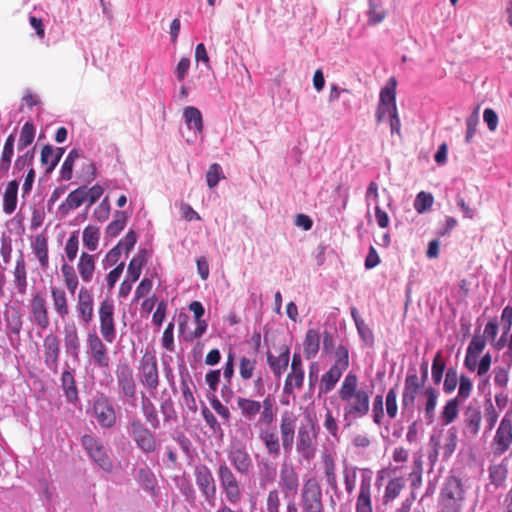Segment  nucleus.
Here are the masks:
<instances>
[{"label":"nucleus","instance_id":"obj_25","mask_svg":"<svg viewBox=\"0 0 512 512\" xmlns=\"http://www.w3.org/2000/svg\"><path fill=\"white\" fill-rule=\"evenodd\" d=\"M299 475L292 465L283 464L279 473V486L287 497L291 494L294 497L299 489Z\"/></svg>","mask_w":512,"mask_h":512},{"label":"nucleus","instance_id":"obj_7","mask_svg":"<svg viewBox=\"0 0 512 512\" xmlns=\"http://www.w3.org/2000/svg\"><path fill=\"white\" fill-rule=\"evenodd\" d=\"M317 427L312 419L301 423L296 435V451L305 461L310 462L316 454Z\"/></svg>","mask_w":512,"mask_h":512},{"label":"nucleus","instance_id":"obj_33","mask_svg":"<svg viewBox=\"0 0 512 512\" xmlns=\"http://www.w3.org/2000/svg\"><path fill=\"white\" fill-rule=\"evenodd\" d=\"M183 119L189 130L195 135L201 134L204 130L203 116L201 111L194 106H187L183 110Z\"/></svg>","mask_w":512,"mask_h":512},{"label":"nucleus","instance_id":"obj_11","mask_svg":"<svg viewBox=\"0 0 512 512\" xmlns=\"http://www.w3.org/2000/svg\"><path fill=\"white\" fill-rule=\"evenodd\" d=\"M512 445V412H507L502 417L491 442L494 456H502Z\"/></svg>","mask_w":512,"mask_h":512},{"label":"nucleus","instance_id":"obj_3","mask_svg":"<svg viewBox=\"0 0 512 512\" xmlns=\"http://www.w3.org/2000/svg\"><path fill=\"white\" fill-rule=\"evenodd\" d=\"M115 377L119 399L123 402V404L136 407L137 383L130 364L126 361L119 362L116 365Z\"/></svg>","mask_w":512,"mask_h":512},{"label":"nucleus","instance_id":"obj_49","mask_svg":"<svg viewBox=\"0 0 512 512\" xmlns=\"http://www.w3.org/2000/svg\"><path fill=\"white\" fill-rule=\"evenodd\" d=\"M126 222V213L124 211H116L114 214V219L106 227V235L111 238L118 236L125 228Z\"/></svg>","mask_w":512,"mask_h":512},{"label":"nucleus","instance_id":"obj_16","mask_svg":"<svg viewBox=\"0 0 512 512\" xmlns=\"http://www.w3.org/2000/svg\"><path fill=\"white\" fill-rule=\"evenodd\" d=\"M75 377L76 369L72 368L68 362H65L59 379L60 388L66 401L74 406L80 402L79 389Z\"/></svg>","mask_w":512,"mask_h":512},{"label":"nucleus","instance_id":"obj_8","mask_svg":"<svg viewBox=\"0 0 512 512\" xmlns=\"http://www.w3.org/2000/svg\"><path fill=\"white\" fill-rule=\"evenodd\" d=\"M460 478L449 476L441 489V504L445 512H460L465 499Z\"/></svg>","mask_w":512,"mask_h":512},{"label":"nucleus","instance_id":"obj_44","mask_svg":"<svg viewBox=\"0 0 512 512\" xmlns=\"http://www.w3.org/2000/svg\"><path fill=\"white\" fill-rule=\"evenodd\" d=\"M146 263V249H141L138 253L131 259L128 264L127 274L130 278L131 282H136L140 275L142 267Z\"/></svg>","mask_w":512,"mask_h":512},{"label":"nucleus","instance_id":"obj_9","mask_svg":"<svg viewBox=\"0 0 512 512\" xmlns=\"http://www.w3.org/2000/svg\"><path fill=\"white\" fill-rule=\"evenodd\" d=\"M137 370L138 378L143 388L154 394L160 383L156 356L146 351L139 361Z\"/></svg>","mask_w":512,"mask_h":512},{"label":"nucleus","instance_id":"obj_52","mask_svg":"<svg viewBox=\"0 0 512 512\" xmlns=\"http://www.w3.org/2000/svg\"><path fill=\"white\" fill-rule=\"evenodd\" d=\"M83 244L89 251H95L98 248L100 239V230L98 227L88 225L83 230Z\"/></svg>","mask_w":512,"mask_h":512},{"label":"nucleus","instance_id":"obj_24","mask_svg":"<svg viewBox=\"0 0 512 512\" xmlns=\"http://www.w3.org/2000/svg\"><path fill=\"white\" fill-rule=\"evenodd\" d=\"M258 438L264 445L266 452L272 459H277L281 455L282 441L275 427L262 428L259 431Z\"/></svg>","mask_w":512,"mask_h":512},{"label":"nucleus","instance_id":"obj_40","mask_svg":"<svg viewBox=\"0 0 512 512\" xmlns=\"http://www.w3.org/2000/svg\"><path fill=\"white\" fill-rule=\"evenodd\" d=\"M320 335L317 330L311 328L306 331L303 341V352L307 360L314 358L319 352Z\"/></svg>","mask_w":512,"mask_h":512},{"label":"nucleus","instance_id":"obj_41","mask_svg":"<svg viewBox=\"0 0 512 512\" xmlns=\"http://www.w3.org/2000/svg\"><path fill=\"white\" fill-rule=\"evenodd\" d=\"M14 143H15V135L10 134L4 143L1 158H0V178L4 177L10 168L11 160L14 155Z\"/></svg>","mask_w":512,"mask_h":512},{"label":"nucleus","instance_id":"obj_37","mask_svg":"<svg viewBox=\"0 0 512 512\" xmlns=\"http://www.w3.org/2000/svg\"><path fill=\"white\" fill-rule=\"evenodd\" d=\"M423 395L426 397V402L424 405V417L426 423L430 425L435 420V409L437 406L439 391L432 386H428L424 389Z\"/></svg>","mask_w":512,"mask_h":512},{"label":"nucleus","instance_id":"obj_1","mask_svg":"<svg viewBox=\"0 0 512 512\" xmlns=\"http://www.w3.org/2000/svg\"><path fill=\"white\" fill-rule=\"evenodd\" d=\"M339 397L345 402L343 417L345 421L362 418L369 412L370 398L367 391L358 389V378L350 372L338 390Z\"/></svg>","mask_w":512,"mask_h":512},{"label":"nucleus","instance_id":"obj_13","mask_svg":"<svg viewBox=\"0 0 512 512\" xmlns=\"http://www.w3.org/2000/svg\"><path fill=\"white\" fill-rule=\"evenodd\" d=\"M396 86L397 81L395 77H391L386 85L381 89L379 103L375 113L377 123H381L386 119L387 112L397 109Z\"/></svg>","mask_w":512,"mask_h":512},{"label":"nucleus","instance_id":"obj_36","mask_svg":"<svg viewBox=\"0 0 512 512\" xmlns=\"http://www.w3.org/2000/svg\"><path fill=\"white\" fill-rule=\"evenodd\" d=\"M481 419L480 409L469 406L464 413L465 433L471 437L476 436L480 430Z\"/></svg>","mask_w":512,"mask_h":512},{"label":"nucleus","instance_id":"obj_28","mask_svg":"<svg viewBox=\"0 0 512 512\" xmlns=\"http://www.w3.org/2000/svg\"><path fill=\"white\" fill-rule=\"evenodd\" d=\"M290 360V349L283 346L279 356H274L270 351L267 352V363L275 377L280 378L287 370Z\"/></svg>","mask_w":512,"mask_h":512},{"label":"nucleus","instance_id":"obj_32","mask_svg":"<svg viewBox=\"0 0 512 512\" xmlns=\"http://www.w3.org/2000/svg\"><path fill=\"white\" fill-rule=\"evenodd\" d=\"M85 201L84 187L80 186L68 194L66 200L59 206L58 212L61 216H66L71 210L80 207Z\"/></svg>","mask_w":512,"mask_h":512},{"label":"nucleus","instance_id":"obj_55","mask_svg":"<svg viewBox=\"0 0 512 512\" xmlns=\"http://www.w3.org/2000/svg\"><path fill=\"white\" fill-rule=\"evenodd\" d=\"M79 156V152L75 148L68 153L60 169V177L62 180L69 181L72 178L73 166Z\"/></svg>","mask_w":512,"mask_h":512},{"label":"nucleus","instance_id":"obj_54","mask_svg":"<svg viewBox=\"0 0 512 512\" xmlns=\"http://www.w3.org/2000/svg\"><path fill=\"white\" fill-rule=\"evenodd\" d=\"M324 477L328 487L331 490H336V486H339L336 476V464L331 456H326L324 459Z\"/></svg>","mask_w":512,"mask_h":512},{"label":"nucleus","instance_id":"obj_4","mask_svg":"<svg viewBox=\"0 0 512 512\" xmlns=\"http://www.w3.org/2000/svg\"><path fill=\"white\" fill-rule=\"evenodd\" d=\"M81 445L94 465L106 473L113 471L114 465L109 449L100 438L92 434H84L81 437Z\"/></svg>","mask_w":512,"mask_h":512},{"label":"nucleus","instance_id":"obj_63","mask_svg":"<svg viewBox=\"0 0 512 512\" xmlns=\"http://www.w3.org/2000/svg\"><path fill=\"white\" fill-rule=\"evenodd\" d=\"M445 369V361L442 358L441 352L438 351L433 358L431 369L432 380L435 385H438L441 382Z\"/></svg>","mask_w":512,"mask_h":512},{"label":"nucleus","instance_id":"obj_26","mask_svg":"<svg viewBox=\"0 0 512 512\" xmlns=\"http://www.w3.org/2000/svg\"><path fill=\"white\" fill-rule=\"evenodd\" d=\"M64 346L66 354L70 356L74 362H79L81 344L77 328L74 324L64 326Z\"/></svg>","mask_w":512,"mask_h":512},{"label":"nucleus","instance_id":"obj_18","mask_svg":"<svg viewBox=\"0 0 512 512\" xmlns=\"http://www.w3.org/2000/svg\"><path fill=\"white\" fill-rule=\"evenodd\" d=\"M60 340L54 333H49L43 341L44 364L46 368L57 374L59 371Z\"/></svg>","mask_w":512,"mask_h":512},{"label":"nucleus","instance_id":"obj_43","mask_svg":"<svg viewBox=\"0 0 512 512\" xmlns=\"http://www.w3.org/2000/svg\"><path fill=\"white\" fill-rule=\"evenodd\" d=\"M51 296L56 313L64 319L69 313L66 292L61 288L53 286L51 287Z\"/></svg>","mask_w":512,"mask_h":512},{"label":"nucleus","instance_id":"obj_50","mask_svg":"<svg viewBox=\"0 0 512 512\" xmlns=\"http://www.w3.org/2000/svg\"><path fill=\"white\" fill-rule=\"evenodd\" d=\"M160 412L165 424L170 425L178 421L175 403L171 397H167L160 402Z\"/></svg>","mask_w":512,"mask_h":512},{"label":"nucleus","instance_id":"obj_20","mask_svg":"<svg viewBox=\"0 0 512 512\" xmlns=\"http://www.w3.org/2000/svg\"><path fill=\"white\" fill-rule=\"evenodd\" d=\"M228 460L235 470L241 475H248L253 467V462L246 447L242 444L233 445L228 450Z\"/></svg>","mask_w":512,"mask_h":512},{"label":"nucleus","instance_id":"obj_47","mask_svg":"<svg viewBox=\"0 0 512 512\" xmlns=\"http://www.w3.org/2000/svg\"><path fill=\"white\" fill-rule=\"evenodd\" d=\"M489 480L496 488L502 487L505 484L508 475V468L506 464L491 465L488 469Z\"/></svg>","mask_w":512,"mask_h":512},{"label":"nucleus","instance_id":"obj_17","mask_svg":"<svg viewBox=\"0 0 512 512\" xmlns=\"http://www.w3.org/2000/svg\"><path fill=\"white\" fill-rule=\"evenodd\" d=\"M425 383L426 382L418 377L415 370L413 372H408L402 393V413L407 409H410L413 412L416 395L420 389L424 387Z\"/></svg>","mask_w":512,"mask_h":512},{"label":"nucleus","instance_id":"obj_30","mask_svg":"<svg viewBox=\"0 0 512 512\" xmlns=\"http://www.w3.org/2000/svg\"><path fill=\"white\" fill-rule=\"evenodd\" d=\"M14 286L17 292L21 295H25L27 292L28 281H27V269L26 262L24 259V255L21 252L18 258L16 259L14 271Z\"/></svg>","mask_w":512,"mask_h":512},{"label":"nucleus","instance_id":"obj_64","mask_svg":"<svg viewBox=\"0 0 512 512\" xmlns=\"http://www.w3.org/2000/svg\"><path fill=\"white\" fill-rule=\"evenodd\" d=\"M281 499L278 489L268 492L265 500V512H280Z\"/></svg>","mask_w":512,"mask_h":512},{"label":"nucleus","instance_id":"obj_34","mask_svg":"<svg viewBox=\"0 0 512 512\" xmlns=\"http://www.w3.org/2000/svg\"><path fill=\"white\" fill-rule=\"evenodd\" d=\"M258 467L259 486L260 488L265 489L275 482L277 476V467L268 459H262L261 461H259Z\"/></svg>","mask_w":512,"mask_h":512},{"label":"nucleus","instance_id":"obj_14","mask_svg":"<svg viewBox=\"0 0 512 512\" xmlns=\"http://www.w3.org/2000/svg\"><path fill=\"white\" fill-rule=\"evenodd\" d=\"M360 487L356 497L355 512H373L372 506V475L368 469H360Z\"/></svg>","mask_w":512,"mask_h":512},{"label":"nucleus","instance_id":"obj_10","mask_svg":"<svg viewBox=\"0 0 512 512\" xmlns=\"http://www.w3.org/2000/svg\"><path fill=\"white\" fill-rule=\"evenodd\" d=\"M92 415L103 429H111L117 423L115 408L108 396L101 394L93 399Z\"/></svg>","mask_w":512,"mask_h":512},{"label":"nucleus","instance_id":"obj_57","mask_svg":"<svg viewBox=\"0 0 512 512\" xmlns=\"http://www.w3.org/2000/svg\"><path fill=\"white\" fill-rule=\"evenodd\" d=\"M35 138V127L31 122H25L22 126L19 141H18V150H23L28 147Z\"/></svg>","mask_w":512,"mask_h":512},{"label":"nucleus","instance_id":"obj_42","mask_svg":"<svg viewBox=\"0 0 512 512\" xmlns=\"http://www.w3.org/2000/svg\"><path fill=\"white\" fill-rule=\"evenodd\" d=\"M237 406L241 411V415L248 421H252L261 411V403L249 398L239 397Z\"/></svg>","mask_w":512,"mask_h":512},{"label":"nucleus","instance_id":"obj_12","mask_svg":"<svg viewBox=\"0 0 512 512\" xmlns=\"http://www.w3.org/2000/svg\"><path fill=\"white\" fill-rule=\"evenodd\" d=\"M195 483L206 502L215 505L217 487L211 469L205 464H198L194 468Z\"/></svg>","mask_w":512,"mask_h":512},{"label":"nucleus","instance_id":"obj_31","mask_svg":"<svg viewBox=\"0 0 512 512\" xmlns=\"http://www.w3.org/2000/svg\"><path fill=\"white\" fill-rule=\"evenodd\" d=\"M141 412L146 425L149 424L153 430L160 428V418L156 406L144 392H141Z\"/></svg>","mask_w":512,"mask_h":512},{"label":"nucleus","instance_id":"obj_38","mask_svg":"<svg viewBox=\"0 0 512 512\" xmlns=\"http://www.w3.org/2000/svg\"><path fill=\"white\" fill-rule=\"evenodd\" d=\"M18 189L19 182L16 179L10 181L6 186L3 195V211L7 215L12 214L16 210Z\"/></svg>","mask_w":512,"mask_h":512},{"label":"nucleus","instance_id":"obj_22","mask_svg":"<svg viewBox=\"0 0 512 512\" xmlns=\"http://www.w3.org/2000/svg\"><path fill=\"white\" fill-rule=\"evenodd\" d=\"M297 418L293 412L285 411L281 414L280 419V437L282 441V447L286 454H290L293 449L295 439Z\"/></svg>","mask_w":512,"mask_h":512},{"label":"nucleus","instance_id":"obj_45","mask_svg":"<svg viewBox=\"0 0 512 512\" xmlns=\"http://www.w3.org/2000/svg\"><path fill=\"white\" fill-rule=\"evenodd\" d=\"M499 412L500 411L496 409L491 396H486L484 400V421L486 433L492 431L495 427L499 418Z\"/></svg>","mask_w":512,"mask_h":512},{"label":"nucleus","instance_id":"obj_51","mask_svg":"<svg viewBox=\"0 0 512 512\" xmlns=\"http://www.w3.org/2000/svg\"><path fill=\"white\" fill-rule=\"evenodd\" d=\"M358 470L359 468L357 466L348 464L346 461L344 462L342 475L345 490L349 495H351L355 490Z\"/></svg>","mask_w":512,"mask_h":512},{"label":"nucleus","instance_id":"obj_35","mask_svg":"<svg viewBox=\"0 0 512 512\" xmlns=\"http://www.w3.org/2000/svg\"><path fill=\"white\" fill-rule=\"evenodd\" d=\"M96 255L82 252L77 263V270L83 282H91L95 272Z\"/></svg>","mask_w":512,"mask_h":512},{"label":"nucleus","instance_id":"obj_60","mask_svg":"<svg viewBox=\"0 0 512 512\" xmlns=\"http://www.w3.org/2000/svg\"><path fill=\"white\" fill-rule=\"evenodd\" d=\"M35 159V148L27 150L24 154L18 155L14 162L13 166V174H15L16 171L20 172L24 170L25 168L30 169V167H33Z\"/></svg>","mask_w":512,"mask_h":512},{"label":"nucleus","instance_id":"obj_27","mask_svg":"<svg viewBox=\"0 0 512 512\" xmlns=\"http://www.w3.org/2000/svg\"><path fill=\"white\" fill-rule=\"evenodd\" d=\"M64 152L65 149L62 147H57L54 149L53 146L49 144L43 146L41 150L40 161L42 165L46 166V175H49L53 172V170L56 168L59 161L61 160Z\"/></svg>","mask_w":512,"mask_h":512},{"label":"nucleus","instance_id":"obj_6","mask_svg":"<svg viewBox=\"0 0 512 512\" xmlns=\"http://www.w3.org/2000/svg\"><path fill=\"white\" fill-rule=\"evenodd\" d=\"M216 473L225 500L232 505L238 504L242 499L243 489L235 473L225 462L218 465Z\"/></svg>","mask_w":512,"mask_h":512},{"label":"nucleus","instance_id":"obj_29","mask_svg":"<svg viewBox=\"0 0 512 512\" xmlns=\"http://www.w3.org/2000/svg\"><path fill=\"white\" fill-rule=\"evenodd\" d=\"M31 249L38 259L40 267L46 270L49 267L48 238L43 233L37 234L31 241Z\"/></svg>","mask_w":512,"mask_h":512},{"label":"nucleus","instance_id":"obj_56","mask_svg":"<svg viewBox=\"0 0 512 512\" xmlns=\"http://www.w3.org/2000/svg\"><path fill=\"white\" fill-rule=\"evenodd\" d=\"M137 481L144 490L148 492L154 491L156 485V478L154 473L149 468H140L138 470Z\"/></svg>","mask_w":512,"mask_h":512},{"label":"nucleus","instance_id":"obj_61","mask_svg":"<svg viewBox=\"0 0 512 512\" xmlns=\"http://www.w3.org/2000/svg\"><path fill=\"white\" fill-rule=\"evenodd\" d=\"M332 366L346 370L349 367V349L346 344H339L334 352V363Z\"/></svg>","mask_w":512,"mask_h":512},{"label":"nucleus","instance_id":"obj_46","mask_svg":"<svg viewBox=\"0 0 512 512\" xmlns=\"http://www.w3.org/2000/svg\"><path fill=\"white\" fill-rule=\"evenodd\" d=\"M386 17V11L380 0H368L367 22L369 25H377Z\"/></svg>","mask_w":512,"mask_h":512},{"label":"nucleus","instance_id":"obj_15","mask_svg":"<svg viewBox=\"0 0 512 512\" xmlns=\"http://www.w3.org/2000/svg\"><path fill=\"white\" fill-rule=\"evenodd\" d=\"M98 313L101 335L106 342L113 343L116 339L113 301L110 299L103 300L100 303Z\"/></svg>","mask_w":512,"mask_h":512},{"label":"nucleus","instance_id":"obj_2","mask_svg":"<svg viewBox=\"0 0 512 512\" xmlns=\"http://www.w3.org/2000/svg\"><path fill=\"white\" fill-rule=\"evenodd\" d=\"M127 433L136 447L145 455L157 453L161 447V441L157 439L155 430H151L137 417L129 418Z\"/></svg>","mask_w":512,"mask_h":512},{"label":"nucleus","instance_id":"obj_39","mask_svg":"<svg viewBox=\"0 0 512 512\" xmlns=\"http://www.w3.org/2000/svg\"><path fill=\"white\" fill-rule=\"evenodd\" d=\"M344 370L337 368L335 366H331L327 372L322 375L320 386H319V396L322 394H327L332 391L341 378Z\"/></svg>","mask_w":512,"mask_h":512},{"label":"nucleus","instance_id":"obj_53","mask_svg":"<svg viewBox=\"0 0 512 512\" xmlns=\"http://www.w3.org/2000/svg\"><path fill=\"white\" fill-rule=\"evenodd\" d=\"M405 486V480L403 477H395L388 481L385 492H384V500L385 502H389L394 500L401 492V490Z\"/></svg>","mask_w":512,"mask_h":512},{"label":"nucleus","instance_id":"obj_23","mask_svg":"<svg viewBox=\"0 0 512 512\" xmlns=\"http://www.w3.org/2000/svg\"><path fill=\"white\" fill-rule=\"evenodd\" d=\"M76 311L78 318L88 325L94 316V297L91 289L81 287L77 297Z\"/></svg>","mask_w":512,"mask_h":512},{"label":"nucleus","instance_id":"obj_48","mask_svg":"<svg viewBox=\"0 0 512 512\" xmlns=\"http://www.w3.org/2000/svg\"><path fill=\"white\" fill-rule=\"evenodd\" d=\"M460 403L461 401L458 400V397L451 398L446 402L441 412V418L446 425L451 424L457 419Z\"/></svg>","mask_w":512,"mask_h":512},{"label":"nucleus","instance_id":"obj_62","mask_svg":"<svg viewBox=\"0 0 512 512\" xmlns=\"http://www.w3.org/2000/svg\"><path fill=\"white\" fill-rule=\"evenodd\" d=\"M433 203V195L431 193L421 191L415 198L414 208L419 214H423L432 207Z\"/></svg>","mask_w":512,"mask_h":512},{"label":"nucleus","instance_id":"obj_58","mask_svg":"<svg viewBox=\"0 0 512 512\" xmlns=\"http://www.w3.org/2000/svg\"><path fill=\"white\" fill-rule=\"evenodd\" d=\"M79 250V231H73L66 241L64 251L67 261L73 262Z\"/></svg>","mask_w":512,"mask_h":512},{"label":"nucleus","instance_id":"obj_19","mask_svg":"<svg viewBox=\"0 0 512 512\" xmlns=\"http://www.w3.org/2000/svg\"><path fill=\"white\" fill-rule=\"evenodd\" d=\"M30 320L31 322L39 327L41 330H46L50 325V319L48 315V307L45 297L37 292L33 295L30 302Z\"/></svg>","mask_w":512,"mask_h":512},{"label":"nucleus","instance_id":"obj_5","mask_svg":"<svg viewBox=\"0 0 512 512\" xmlns=\"http://www.w3.org/2000/svg\"><path fill=\"white\" fill-rule=\"evenodd\" d=\"M298 504L301 512H324L322 488L315 477L303 482Z\"/></svg>","mask_w":512,"mask_h":512},{"label":"nucleus","instance_id":"obj_21","mask_svg":"<svg viewBox=\"0 0 512 512\" xmlns=\"http://www.w3.org/2000/svg\"><path fill=\"white\" fill-rule=\"evenodd\" d=\"M88 352L95 366L100 369H108L110 358L107 347L96 333H89L87 337Z\"/></svg>","mask_w":512,"mask_h":512},{"label":"nucleus","instance_id":"obj_59","mask_svg":"<svg viewBox=\"0 0 512 512\" xmlns=\"http://www.w3.org/2000/svg\"><path fill=\"white\" fill-rule=\"evenodd\" d=\"M486 343H487V341L485 339V336H481L480 327H478L475 330V334L473 335V337L466 349V353L469 355L473 354V355H476L479 357V355L484 350Z\"/></svg>","mask_w":512,"mask_h":512}]
</instances>
